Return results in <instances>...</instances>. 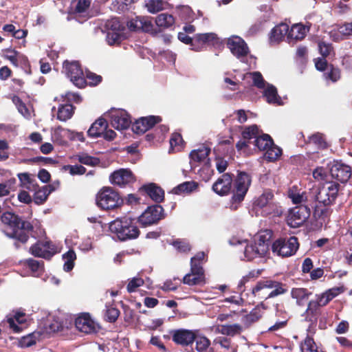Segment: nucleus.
<instances>
[{"mask_svg": "<svg viewBox=\"0 0 352 352\" xmlns=\"http://www.w3.org/2000/svg\"><path fill=\"white\" fill-rule=\"evenodd\" d=\"M1 219L2 223L7 225L10 229V232H6V235L22 243H25L28 241L29 234L32 232L37 234L43 233L41 228V224L37 220L32 221V223L23 221L18 216L10 212H4L1 215Z\"/></svg>", "mask_w": 352, "mask_h": 352, "instance_id": "obj_1", "label": "nucleus"}, {"mask_svg": "<svg viewBox=\"0 0 352 352\" xmlns=\"http://www.w3.org/2000/svg\"><path fill=\"white\" fill-rule=\"evenodd\" d=\"M339 188L340 185L338 183L329 182L318 188H313L307 198L311 209L316 210L321 206L332 204L338 195Z\"/></svg>", "mask_w": 352, "mask_h": 352, "instance_id": "obj_2", "label": "nucleus"}, {"mask_svg": "<svg viewBox=\"0 0 352 352\" xmlns=\"http://www.w3.org/2000/svg\"><path fill=\"white\" fill-rule=\"evenodd\" d=\"M109 228L121 241L134 239L140 234L135 219L130 217L117 218L109 223Z\"/></svg>", "mask_w": 352, "mask_h": 352, "instance_id": "obj_3", "label": "nucleus"}, {"mask_svg": "<svg viewBox=\"0 0 352 352\" xmlns=\"http://www.w3.org/2000/svg\"><path fill=\"white\" fill-rule=\"evenodd\" d=\"M287 289L282 283L265 279L257 282L252 289V295L258 300H262L285 294Z\"/></svg>", "mask_w": 352, "mask_h": 352, "instance_id": "obj_4", "label": "nucleus"}, {"mask_svg": "<svg viewBox=\"0 0 352 352\" xmlns=\"http://www.w3.org/2000/svg\"><path fill=\"white\" fill-rule=\"evenodd\" d=\"M229 243L231 245H244V257L248 261L257 257H263L268 252L267 239L262 234H258L253 243L247 244L246 240H239L237 238H232Z\"/></svg>", "mask_w": 352, "mask_h": 352, "instance_id": "obj_5", "label": "nucleus"}, {"mask_svg": "<svg viewBox=\"0 0 352 352\" xmlns=\"http://www.w3.org/2000/svg\"><path fill=\"white\" fill-rule=\"evenodd\" d=\"M227 46L232 54L248 67L254 68L256 58L250 54V50L245 41L239 36H232L228 38Z\"/></svg>", "mask_w": 352, "mask_h": 352, "instance_id": "obj_6", "label": "nucleus"}, {"mask_svg": "<svg viewBox=\"0 0 352 352\" xmlns=\"http://www.w3.org/2000/svg\"><path fill=\"white\" fill-rule=\"evenodd\" d=\"M245 79H251L254 86L263 90V96L270 104L283 105V102L278 95L276 88L269 83H267L262 74L258 72H249L244 75Z\"/></svg>", "mask_w": 352, "mask_h": 352, "instance_id": "obj_7", "label": "nucleus"}, {"mask_svg": "<svg viewBox=\"0 0 352 352\" xmlns=\"http://www.w3.org/2000/svg\"><path fill=\"white\" fill-rule=\"evenodd\" d=\"M251 182V177L248 173L241 172L237 175L234 183L233 195L230 201V208L232 210H236L239 204L244 199Z\"/></svg>", "mask_w": 352, "mask_h": 352, "instance_id": "obj_8", "label": "nucleus"}, {"mask_svg": "<svg viewBox=\"0 0 352 352\" xmlns=\"http://www.w3.org/2000/svg\"><path fill=\"white\" fill-rule=\"evenodd\" d=\"M299 243L298 239L295 236H291L289 239H279L276 240L272 245V252L280 257L292 256L298 250Z\"/></svg>", "mask_w": 352, "mask_h": 352, "instance_id": "obj_9", "label": "nucleus"}, {"mask_svg": "<svg viewBox=\"0 0 352 352\" xmlns=\"http://www.w3.org/2000/svg\"><path fill=\"white\" fill-rule=\"evenodd\" d=\"M97 205L104 210L114 208L120 205L121 199L117 192L111 188H102L96 197Z\"/></svg>", "mask_w": 352, "mask_h": 352, "instance_id": "obj_10", "label": "nucleus"}, {"mask_svg": "<svg viewBox=\"0 0 352 352\" xmlns=\"http://www.w3.org/2000/svg\"><path fill=\"white\" fill-rule=\"evenodd\" d=\"M63 69L67 76L74 85L79 88L85 87L86 85V79L78 62L65 61L63 63Z\"/></svg>", "mask_w": 352, "mask_h": 352, "instance_id": "obj_11", "label": "nucleus"}, {"mask_svg": "<svg viewBox=\"0 0 352 352\" xmlns=\"http://www.w3.org/2000/svg\"><path fill=\"white\" fill-rule=\"evenodd\" d=\"M311 207L300 206L291 209L287 216V223L292 228H298L308 219L311 212Z\"/></svg>", "mask_w": 352, "mask_h": 352, "instance_id": "obj_12", "label": "nucleus"}, {"mask_svg": "<svg viewBox=\"0 0 352 352\" xmlns=\"http://www.w3.org/2000/svg\"><path fill=\"white\" fill-rule=\"evenodd\" d=\"M163 210L162 207L159 205L149 206L139 217L138 221L144 227L154 224L163 217Z\"/></svg>", "mask_w": 352, "mask_h": 352, "instance_id": "obj_13", "label": "nucleus"}, {"mask_svg": "<svg viewBox=\"0 0 352 352\" xmlns=\"http://www.w3.org/2000/svg\"><path fill=\"white\" fill-rule=\"evenodd\" d=\"M30 252L36 257L50 258L56 251L54 245L49 241H41L32 245Z\"/></svg>", "mask_w": 352, "mask_h": 352, "instance_id": "obj_14", "label": "nucleus"}, {"mask_svg": "<svg viewBox=\"0 0 352 352\" xmlns=\"http://www.w3.org/2000/svg\"><path fill=\"white\" fill-rule=\"evenodd\" d=\"M197 332V330L178 329L173 330L170 334L172 340L175 344L186 346L193 343L195 339H196V333Z\"/></svg>", "mask_w": 352, "mask_h": 352, "instance_id": "obj_15", "label": "nucleus"}, {"mask_svg": "<svg viewBox=\"0 0 352 352\" xmlns=\"http://www.w3.org/2000/svg\"><path fill=\"white\" fill-rule=\"evenodd\" d=\"M76 328L85 334L96 333L99 326L90 316L89 314H82L75 320Z\"/></svg>", "mask_w": 352, "mask_h": 352, "instance_id": "obj_16", "label": "nucleus"}, {"mask_svg": "<svg viewBox=\"0 0 352 352\" xmlns=\"http://www.w3.org/2000/svg\"><path fill=\"white\" fill-rule=\"evenodd\" d=\"M109 116L111 125L118 130L126 129L131 124L130 116L123 109L111 110Z\"/></svg>", "mask_w": 352, "mask_h": 352, "instance_id": "obj_17", "label": "nucleus"}, {"mask_svg": "<svg viewBox=\"0 0 352 352\" xmlns=\"http://www.w3.org/2000/svg\"><path fill=\"white\" fill-rule=\"evenodd\" d=\"M109 180L113 185L124 187L134 182L135 179L131 170L128 168H120L111 174Z\"/></svg>", "mask_w": 352, "mask_h": 352, "instance_id": "obj_18", "label": "nucleus"}, {"mask_svg": "<svg viewBox=\"0 0 352 352\" xmlns=\"http://www.w3.org/2000/svg\"><path fill=\"white\" fill-rule=\"evenodd\" d=\"M159 116H150L137 120L132 125V130L137 134H142L152 128L155 124L160 122Z\"/></svg>", "mask_w": 352, "mask_h": 352, "instance_id": "obj_19", "label": "nucleus"}, {"mask_svg": "<svg viewBox=\"0 0 352 352\" xmlns=\"http://www.w3.org/2000/svg\"><path fill=\"white\" fill-rule=\"evenodd\" d=\"M329 171L333 178L342 183L346 182L351 175V167L338 162L331 166Z\"/></svg>", "mask_w": 352, "mask_h": 352, "instance_id": "obj_20", "label": "nucleus"}, {"mask_svg": "<svg viewBox=\"0 0 352 352\" xmlns=\"http://www.w3.org/2000/svg\"><path fill=\"white\" fill-rule=\"evenodd\" d=\"M183 283L190 286L204 285L206 280L204 269L190 267V272L184 276Z\"/></svg>", "mask_w": 352, "mask_h": 352, "instance_id": "obj_21", "label": "nucleus"}, {"mask_svg": "<svg viewBox=\"0 0 352 352\" xmlns=\"http://www.w3.org/2000/svg\"><path fill=\"white\" fill-rule=\"evenodd\" d=\"M129 30L133 31L142 30L146 32L153 31V25L151 21L145 16H136L127 22Z\"/></svg>", "mask_w": 352, "mask_h": 352, "instance_id": "obj_22", "label": "nucleus"}, {"mask_svg": "<svg viewBox=\"0 0 352 352\" xmlns=\"http://www.w3.org/2000/svg\"><path fill=\"white\" fill-rule=\"evenodd\" d=\"M232 178L229 173L222 175L213 184V190L219 195H226L231 190Z\"/></svg>", "mask_w": 352, "mask_h": 352, "instance_id": "obj_23", "label": "nucleus"}, {"mask_svg": "<svg viewBox=\"0 0 352 352\" xmlns=\"http://www.w3.org/2000/svg\"><path fill=\"white\" fill-rule=\"evenodd\" d=\"M210 153V148L206 146H201L192 151L189 155L191 168L195 167L197 164H205L207 161H210L208 158Z\"/></svg>", "mask_w": 352, "mask_h": 352, "instance_id": "obj_24", "label": "nucleus"}, {"mask_svg": "<svg viewBox=\"0 0 352 352\" xmlns=\"http://www.w3.org/2000/svg\"><path fill=\"white\" fill-rule=\"evenodd\" d=\"M273 197L274 195L271 191H264L262 195H261L254 200V206L261 208H266V209L264 210V212L266 214H272V212L268 210L267 208H274L276 207V206H274L272 203Z\"/></svg>", "mask_w": 352, "mask_h": 352, "instance_id": "obj_25", "label": "nucleus"}, {"mask_svg": "<svg viewBox=\"0 0 352 352\" xmlns=\"http://www.w3.org/2000/svg\"><path fill=\"white\" fill-rule=\"evenodd\" d=\"M309 28L301 24L296 23L292 26L290 30L289 29L287 34V41L291 43L294 41L301 40L305 38L307 33L309 32Z\"/></svg>", "mask_w": 352, "mask_h": 352, "instance_id": "obj_26", "label": "nucleus"}, {"mask_svg": "<svg viewBox=\"0 0 352 352\" xmlns=\"http://www.w3.org/2000/svg\"><path fill=\"white\" fill-rule=\"evenodd\" d=\"M193 42H195V46H201L205 44L214 45L219 43L217 35L213 32L197 34L193 37Z\"/></svg>", "mask_w": 352, "mask_h": 352, "instance_id": "obj_27", "label": "nucleus"}, {"mask_svg": "<svg viewBox=\"0 0 352 352\" xmlns=\"http://www.w3.org/2000/svg\"><path fill=\"white\" fill-rule=\"evenodd\" d=\"M107 127V122L104 118H100L94 122L87 131L89 136L97 138L102 136Z\"/></svg>", "mask_w": 352, "mask_h": 352, "instance_id": "obj_28", "label": "nucleus"}, {"mask_svg": "<svg viewBox=\"0 0 352 352\" xmlns=\"http://www.w3.org/2000/svg\"><path fill=\"white\" fill-rule=\"evenodd\" d=\"M70 134L72 133L69 129H64L60 126L52 129L51 132L52 140L60 145L67 142L68 136Z\"/></svg>", "mask_w": 352, "mask_h": 352, "instance_id": "obj_29", "label": "nucleus"}, {"mask_svg": "<svg viewBox=\"0 0 352 352\" xmlns=\"http://www.w3.org/2000/svg\"><path fill=\"white\" fill-rule=\"evenodd\" d=\"M289 32V26L286 23H280L276 25L271 32V42H279L285 36H287Z\"/></svg>", "mask_w": 352, "mask_h": 352, "instance_id": "obj_30", "label": "nucleus"}, {"mask_svg": "<svg viewBox=\"0 0 352 352\" xmlns=\"http://www.w3.org/2000/svg\"><path fill=\"white\" fill-rule=\"evenodd\" d=\"M144 189L148 195L155 202L160 203L163 201L164 192V190L153 184L144 186Z\"/></svg>", "mask_w": 352, "mask_h": 352, "instance_id": "obj_31", "label": "nucleus"}, {"mask_svg": "<svg viewBox=\"0 0 352 352\" xmlns=\"http://www.w3.org/2000/svg\"><path fill=\"white\" fill-rule=\"evenodd\" d=\"M241 326L238 324H228V325H218L215 331L223 335L228 336H234L240 333L241 331Z\"/></svg>", "mask_w": 352, "mask_h": 352, "instance_id": "obj_32", "label": "nucleus"}, {"mask_svg": "<svg viewBox=\"0 0 352 352\" xmlns=\"http://www.w3.org/2000/svg\"><path fill=\"white\" fill-rule=\"evenodd\" d=\"M197 184L193 181L185 182L173 188L172 192L175 195L188 194L196 190Z\"/></svg>", "mask_w": 352, "mask_h": 352, "instance_id": "obj_33", "label": "nucleus"}, {"mask_svg": "<svg viewBox=\"0 0 352 352\" xmlns=\"http://www.w3.org/2000/svg\"><path fill=\"white\" fill-rule=\"evenodd\" d=\"M288 196L294 204H301L302 203H305V206L311 207L309 201L307 199L309 197V194L306 195L304 192H300L296 188H292L289 191Z\"/></svg>", "mask_w": 352, "mask_h": 352, "instance_id": "obj_34", "label": "nucleus"}, {"mask_svg": "<svg viewBox=\"0 0 352 352\" xmlns=\"http://www.w3.org/2000/svg\"><path fill=\"white\" fill-rule=\"evenodd\" d=\"M25 321L26 319L25 318V315L22 313H16L14 318H8L7 319V322L10 327L15 333H19L22 330V327H19L16 323L19 324H23Z\"/></svg>", "mask_w": 352, "mask_h": 352, "instance_id": "obj_35", "label": "nucleus"}, {"mask_svg": "<svg viewBox=\"0 0 352 352\" xmlns=\"http://www.w3.org/2000/svg\"><path fill=\"white\" fill-rule=\"evenodd\" d=\"M170 148L168 153L180 151L184 146V141L182 135L178 133H174L170 139Z\"/></svg>", "mask_w": 352, "mask_h": 352, "instance_id": "obj_36", "label": "nucleus"}, {"mask_svg": "<svg viewBox=\"0 0 352 352\" xmlns=\"http://www.w3.org/2000/svg\"><path fill=\"white\" fill-rule=\"evenodd\" d=\"M74 113V107L70 104L60 105L58 109L57 118L60 121H67Z\"/></svg>", "mask_w": 352, "mask_h": 352, "instance_id": "obj_37", "label": "nucleus"}, {"mask_svg": "<svg viewBox=\"0 0 352 352\" xmlns=\"http://www.w3.org/2000/svg\"><path fill=\"white\" fill-rule=\"evenodd\" d=\"M27 267L31 270L34 276H38L43 272V262L33 258L27 259L25 261Z\"/></svg>", "mask_w": 352, "mask_h": 352, "instance_id": "obj_38", "label": "nucleus"}, {"mask_svg": "<svg viewBox=\"0 0 352 352\" xmlns=\"http://www.w3.org/2000/svg\"><path fill=\"white\" fill-rule=\"evenodd\" d=\"M175 23V19L170 14L162 13L159 14L155 19L156 25L162 28H168Z\"/></svg>", "mask_w": 352, "mask_h": 352, "instance_id": "obj_39", "label": "nucleus"}, {"mask_svg": "<svg viewBox=\"0 0 352 352\" xmlns=\"http://www.w3.org/2000/svg\"><path fill=\"white\" fill-rule=\"evenodd\" d=\"M264 157L267 161L273 162L276 160L281 155L282 151L277 146L274 145L273 141L272 144L269 145V147L265 150Z\"/></svg>", "mask_w": 352, "mask_h": 352, "instance_id": "obj_40", "label": "nucleus"}, {"mask_svg": "<svg viewBox=\"0 0 352 352\" xmlns=\"http://www.w3.org/2000/svg\"><path fill=\"white\" fill-rule=\"evenodd\" d=\"M63 259L64 260L63 270L65 272H69L74 268L76 254L73 250H69L63 255Z\"/></svg>", "mask_w": 352, "mask_h": 352, "instance_id": "obj_41", "label": "nucleus"}, {"mask_svg": "<svg viewBox=\"0 0 352 352\" xmlns=\"http://www.w3.org/2000/svg\"><path fill=\"white\" fill-rule=\"evenodd\" d=\"M309 295L308 291L304 288H294L292 290V296L296 299L298 305H302L308 299Z\"/></svg>", "mask_w": 352, "mask_h": 352, "instance_id": "obj_42", "label": "nucleus"}, {"mask_svg": "<svg viewBox=\"0 0 352 352\" xmlns=\"http://www.w3.org/2000/svg\"><path fill=\"white\" fill-rule=\"evenodd\" d=\"M272 140L269 135H257L254 141V145L260 150L264 151L272 144Z\"/></svg>", "mask_w": 352, "mask_h": 352, "instance_id": "obj_43", "label": "nucleus"}, {"mask_svg": "<svg viewBox=\"0 0 352 352\" xmlns=\"http://www.w3.org/2000/svg\"><path fill=\"white\" fill-rule=\"evenodd\" d=\"M41 333L39 331H35L25 336L22 337L19 340V344L21 347H29L34 344L39 339Z\"/></svg>", "mask_w": 352, "mask_h": 352, "instance_id": "obj_44", "label": "nucleus"}, {"mask_svg": "<svg viewBox=\"0 0 352 352\" xmlns=\"http://www.w3.org/2000/svg\"><path fill=\"white\" fill-rule=\"evenodd\" d=\"M302 352H324L320 349L315 343L313 338L307 337L303 343L301 344Z\"/></svg>", "mask_w": 352, "mask_h": 352, "instance_id": "obj_45", "label": "nucleus"}, {"mask_svg": "<svg viewBox=\"0 0 352 352\" xmlns=\"http://www.w3.org/2000/svg\"><path fill=\"white\" fill-rule=\"evenodd\" d=\"M196 349L199 352H206L210 345V341L205 336L196 333Z\"/></svg>", "mask_w": 352, "mask_h": 352, "instance_id": "obj_46", "label": "nucleus"}, {"mask_svg": "<svg viewBox=\"0 0 352 352\" xmlns=\"http://www.w3.org/2000/svg\"><path fill=\"white\" fill-rule=\"evenodd\" d=\"M308 144H314L318 148H324L327 147V143L323 137V135L320 133H316L308 138Z\"/></svg>", "mask_w": 352, "mask_h": 352, "instance_id": "obj_47", "label": "nucleus"}, {"mask_svg": "<svg viewBox=\"0 0 352 352\" xmlns=\"http://www.w3.org/2000/svg\"><path fill=\"white\" fill-rule=\"evenodd\" d=\"M107 31L124 32V26L117 18H112L106 23Z\"/></svg>", "mask_w": 352, "mask_h": 352, "instance_id": "obj_48", "label": "nucleus"}, {"mask_svg": "<svg viewBox=\"0 0 352 352\" xmlns=\"http://www.w3.org/2000/svg\"><path fill=\"white\" fill-rule=\"evenodd\" d=\"M21 186L29 190H34L36 188L34 181L28 173H19L18 175Z\"/></svg>", "mask_w": 352, "mask_h": 352, "instance_id": "obj_49", "label": "nucleus"}, {"mask_svg": "<svg viewBox=\"0 0 352 352\" xmlns=\"http://www.w3.org/2000/svg\"><path fill=\"white\" fill-rule=\"evenodd\" d=\"M124 38V32L107 31V41L109 45H118Z\"/></svg>", "mask_w": 352, "mask_h": 352, "instance_id": "obj_50", "label": "nucleus"}, {"mask_svg": "<svg viewBox=\"0 0 352 352\" xmlns=\"http://www.w3.org/2000/svg\"><path fill=\"white\" fill-rule=\"evenodd\" d=\"M77 159L80 163L87 166H95L100 164L98 158L85 153L77 155Z\"/></svg>", "mask_w": 352, "mask_h": 352, "instance_id": "obj_51", "label": "nucleus"}, {"mask_svg": "<svg viewBox=\"0 0 352 352\" xmlns=\"http://www.w3.org/2000/svg\"><path fill=\"white\" fill-rule=\"evenodd\" d=\"M259 135V130L256 125L245 127L242 132V138L245 140L255 139Z\"/></svg>", "mask_w": 352, "mask_h": 352, "instance_id": "obj_52", "label": "nucleus"}, {"mask_svg": "<svg viewBox=\"0 0 352 352\" xmlns=\"http://www.w3.org/2000/svg\"><path fill=\"white\" fill-rule=\"evenodd\" d=\"M200 177L204 181H208L213 175V170L211 167L210 161L204 164L202 168L199 170Z\"/></svg>", "mask_w": 352, "mask_h": 352, "instance_id": "obj_53", "label": "nucleus"}, {"mask_svg": "<svg viewBox=\"0 0 352 352\" xmlns=\"http://www.w3.org/2000/svg\"><path fill=\"white\" fill-rule=\"evenodd\" d=\"M164 2L162 0H150L146 3L148 11L151 13H156L164 9Z\"/></svg>", "mask_w": 352, "mask_h": 352, "instance_id": "obj_54", "label": "nucleus"}, {"mask_svg": "<svg viewBox=\"0 0 352 352\" xmlns=\"http://www.w3.org/2000/svg\"><path fill=\"white\" fill-rule=\"evenodd\" d=\"M120 315V311L118 309L113 307L106 306L104 318L105 320L109 322H115Z\"/></svg>", "mask_w": 352, "mask_h": 352, "instance_id": "obj_55", "label": "nucleus"}, {"mask_svg": "<svg viewBox=\"0 0 352 352\" xmlns=\"http://www.w3.org/2000/svg\"><path fill=\"white\" fill-rule=\"evenodd\" d=\"M48 196L49 191L47 190V188L42 187L35 192L34 201L36 204H41L46 201Z\"/></svg>", "mask_w": 352, "mask_h": 352, "instance_id": "obj_56", "label": "nucleus"}, {"mask_svg": "<svg viewBox=\"0 0 352 352\" xmlns=\"http://www.w3.org/2000/svg\"><path fill=\"white\" fill-rule=\"evenodd\" d=\"M63 170L68 171L72 175H82L85 173L86 168L82 165H65Z\"/></svg>", "mask_w": 352, "mask_h": 352, "instance_id": "obj_57", "label": "nucleus"}, {"mask_svg": "<svg viewBox=\"0 0 352 352\" xmlns=\"http://www.w3.org/2000/svg\"><path fill=\"white\" fill-rule=\"evenodd\" d=\"M144 284V280L140 277H134L129 280L126 289L128 292L132 293L136 291L137 288Z\"/></svg>", "mask_w": 352, "mask_h": 352, "instance_id": "obj_58", "label": "nucleus"}, {"mask_svg": "<svg viewBox=\"0 0 352 352\" xmlns=\"http://www.w3.org/2000/svg\"><path fill=\"white\" fill-rule=\"evenodd\" d=\"M178 39L186 44H190L192 46L191 50H201V47L199 46H195V42H193V38H190L186 35L185 32H179L178 34Z\"/></svg>", "mask_w": 352, "mask_h": 352, "instance_id": "obj_59", "label": "nucleus"}, {"mask_svg": "<svg viewBox=\"0 0 352 352\" xmlns=\"http://www.w3.org/2000/svg\"><path fill=\"white\" fill-rule=\"evenodd\" d=\"M13 102L16 104L19 112L23 115L25 118H29L30 116V113L24 103L21 102L19 98L14 97L13 98Z\"/></svg>", "mask_w": 352, "mask_h": 352, "instance_id": "obj_60", "label": "nucleus"}, {"mask_svg": "<svg viewBox=\"0 0 352 352\" xmlns=\"http://www.w3.org/2000/svg\"><path fill=\"white\" fill-rule=\"evenodd\" d=\"M174 248L181 252H186L190 250L189 243L183 240H177L173 243Z\"/></svg>", "mask_w": 352, "mask_h": 352, "instance_id": "obj_61", "label": "nucleus"}, {"mask_svg": "<svg viewBox=\"0 0 352 352\" xmlns=\"http://www.w3.org/2000/svg\"><path fill=\"white\" fill-rule=\"evenodd\" d=\"M205 253L204 252H198L195 256L191 258L190 267H197L203 268L201 266V261L205 258Z\"/></svg>", "mask_w": 352, "mask_h": 352, "instance_id": "obj_62", "label": "nucleus"}, {"mask_svg": "<svg viewBox=\"0 0 352 352\" xmlns=\"http://www.w3.org/2000/svg\"><path fill=\"white\" fill-rule=\"evenodd\" d=\"M91 0H78L76 6L75 11L78 13H84L89 8Z\"/></svg>", "mask_w": 352, "mask_h": 352, "instance_id": "obj_63", "label": "nucleus"}, {"mask_svg": "<svg viewBox=\"0 0 352 352\" xmlns=\"http://www.w3.org/2000/svg\"><path fill=\"white\" fill-rule=\"evenodd\" d=\"M228 162L220 157L215 158V166L219 173H223L228 167Z\"/></svg>", "mask_w": 352, "mask_h": 352, "instance_id": "obj_64", "label": "nucleus"}]
</instances>
